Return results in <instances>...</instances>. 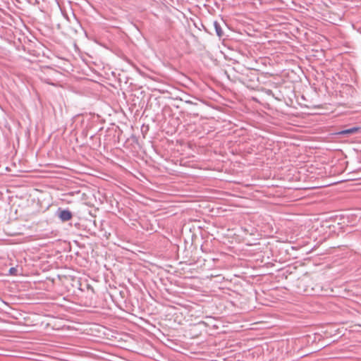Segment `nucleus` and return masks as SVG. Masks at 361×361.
I'll use <instances>...</instances> for the list:
<instances>
[{
	"instance_id": "f257e3e1",
	"label": "nucleus",
	"mask_w": 361,
	"mask_h": 361,
	"mask_svg": "<svg viewBox=\"0 0 361 361\" xmlns=\"http://www.w3.org/2000/svg\"><path fill=\"white\" fill-rule=\"evenodd\" d=\"M59 216L62 221H67L73 216L72 213L68 209L59 210Z\"/></svg>"
},
{
	"instance_id": "f03ea898",
	"label": "nucleus",
	"mask_w": 361,
	"mask_h": 361,
	"mask_svg": "<svg viewBox=\"0 0 361 361\" xmlns=\"http://www.w3.org/2000/svg\"><path fill=\"white\" fill-rule=\"evenodd\" d=\"M360 130V128L358 127H353L345 130H343L338 133L340 135H352Z\"/></svg>"
},
{
	"instance_id": "7ed1b4c3",
	"label": "nucleus",
	"mask_w": 361,
	"mask_h": 361,
	"mask_svg": "<svg viewBox=\"0 0 361 361\" xmlns=\"http://www.w3.org/2000/svg\"><path fill=\"white\" fill-rule=\"evenodd\" d=\"M214 27L215 28L216 33L217 36L221 38L224 35V32L222 30V28L220 25V24L216 21H214L213 23Z\"/></svg>"
},
{
	"instance_id": "20e7f679",
	"label": "nucleus",
	"mask_w": 361,
	"mask_h": 361,
	"mask_svg": "<svg viewBox=\"0 0 361 361\" xmlns=\"http://www.w3.org/2000/svg\"><path fill=\"white\" fill-rule=\"evenodd\" d=\"M307 283V279L303 278L298 280V286H305Z\"/></svg>"
},
{
	"instance_id": "39448f33",
	"label": "nucleus",
	"mask_w": 361,
	"mask_h": 361,
	"mask_svg": "<svg viewBox=\"0 0 361 361\" xmlns=\"http://www.w3.org/2000/svg\"><path fill=\"white\" fill-rule=\"evenodd\" d=\"M16 271V269L14 268V267H11L10 269H9V272L11 274H15V272Z\"/></svg>"
},
{
	"instance_id": "423d86ee",
	"label": "nucleus",
	"mask_w": 361,
	"mask_h": 361,
	"mask_svg": "<svg viewBox=\"0 0 361 361\" xmlns=\"http://www.w3.org/2000/svg\"><path fill=\"white\" fill-rule=\"evenodd\" d=\"M304 291H305V292H307V288H304Z\"/></svg>"
}]
</instances>
